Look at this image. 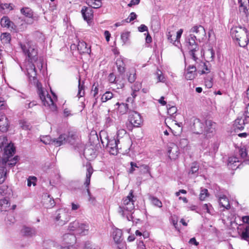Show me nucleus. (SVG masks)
<instances>
[{"label":"nucleus","mask_w":249,"mask_h":249,"mask_svg":"<svg viewBox=\"0 0 249 249\" xmlns=\"http://www.w3.org/2000/svg\"><path fill=\"white\" fill-rule=\"evenodd\" d=\"M204 124L197 118H195L191 125L192 131L196 134H203Z\"/></svg>","instance_id":"12"},{"label":"nucleus","mask_w":249,"mask_h":249,"mask_svg":"<svg viewBox=\"0 0 249 249\" xmlns=\"http://www.w3.org/2000/svg\"><path fill=\"white\" fill-rule=\"evenodd\" d=\"M0 39L3 43H9L11 39V35L8 33H2L0 36Z\"/></svg>","instance_id":"35"},{"label":"nucleus","mask_w":249,"mask_h":249,"mask_svg":"<svg viewBox=\"0 0 249 249\" xmlns=\"http://www.w3.org/2000/svg\"><path fill=\"white\" fill-rule=\"evenodd\" d=\"M112 120L109 116H106L105 118V124L107 127L110 126L112 123Z\"/></svg>","instance_id":"61"},{"label":"nucleus","mask_w":249,"mask_h":249,"mask_svg":"<svg viewBox=\"0 0 249 249\" xmlns=\"http://www.w3.org/2000/svg\"><path fill=\"white\" fill-rule=\"evenodd\" d=\"M142 88V84L140 83L136 82L133 86L131 87L132 91L138 92Z\"/></svg>","instance_id":"54"},{"label":"nucleus","mask_w":249,"mask_h":249,"mask_svg":"<svg viewBox=\"0 0 249 249\" xmlns=\"http://www.w3.org/2000/svg\"><path fill=\"white\" fill-rule=\"evenodd\" d=\"M167 107V113L170 116H172L177 111V108L175 106H172L170 107V105H168Z\"/></svg>","instance_id":"48"},{"label":"nucleus","mask_w":249,"mask_h":249,"mask_svg":"<svg viewBox=\"0 0 249 249\" xmlns=\"http://www.w3.org/2000/svg\"><path fill=\"white\" fill-rule=\"evenodd\" d=\"M44 203L45 207L47 208H51L55 205V202L54 199L51 197L49 195H45L44 196Z\"/></svg>","instance_id":"27"},{"label":"nucleus","mask_w":249,"mask_h":249,"mask_svg":"<svg viewBox=\"0 0 249 249\" xmlns=\"http://www.w3.org/2000/svg\"><path fill=\"white\" fill-rule=\"evenodd\" d=\"M183 33V29H180L179 30L177 33V35H175L174 34V38L175 39L174 42L173 43V44L176 46H178V44H179V39L181 36V35Z\"/></svg>","instance_id":"36"},{"label":"nucleus","mask_w":249,"mask_h":249,"mask_svg":"<svg viewBox=\"0 0 249 249\" xmlns=\"http://www.w3.org/2000/svg\"><path fill=\"white\" fill-rule=\"evenodd\" d=\"M198 68L203 69L201 71V74L207 73L210 72V70L206 65V63L201 61L197 66Z\"/></svg>","instance_id":"38"},{"label":"nucleus","mask_w":249,"mask_h":249,"mask_svg":"<svg viewBox=\"0 0 249 249\" xmlns=\"http://www.w3.org/2000/svg\"><path fill=\"white\" fill-rule=\"evenodd\" d=\"M246 120V118L244 117L237 118L234 123L235 128L242 130L244 128V125L247 123Z\"/></svg>","instance_id":"22"},{"label":"nucleus","mask_w":249,"mask_h":249,"mask_svg":"<svg viewBox=\"0 0 249 249\" xmlns=\"http://www.w3.org/2000/svg\"><path fill=\"white\" fill-rule=\"evenodd\" d=\"M19 124L21 127H22L23 129L28 130L31 128L30 124L24 120L20 121Z\"/></svg>","instance_id":"52"},{"label":"nucleus","mask_w":249,"mask_h":249,"mask_svg":"<svg viewBox=\"0 0 249 249\" xmlns=\"http://www.w3.org/2000/svg\"><path fill=\"white\" fill-rule=\"evenodd\" d=\"M116 77L113 73H110L108 77V81L110 83H116Z\"/></svg>","instance_id":"57"},{"label":"nucleus","mask_w":249,"mask_h":249,"mask_svg":"<svg viewBox=\"0 0 249 249\" xmlns=\"http://www.w3.org/2000/svg\"><path fill=\"white\" fill-rule=\"evenodd\" d=\"M129 120L130 123L131 129L132 126L139 127L142 123L141 115L136 111L130 110L129 112Z\"/></svg>","instance_id":"10"},{"label":"nucleus","mask_w":249,"mask_h":249,"mask_svg":"<svg viewBox=\"0 0 249 249\" xmlns=\"http://www.w3.org/2000/svg\"><path fill=\"white\" fill-rule=\"evenodd\" d=\"M130 36V32H125L121 34V37L124 44H125L128 40Z\"/></svg>","instance_id":"49"},{"label":"nucleus","mask_w":249,"mask_h":249,"mask_svg":"<svg viewBox=\"0 0 249 249\" xmlns=\"http://www.w3.org/2000/svg\"><path fill=\"white\" fill-rule=\"evenodd\" d=\"M202 209L204 211H206L209 213H212L213 212V208L211 204H205L202 206Z\"/></svg>","instance_id":"50"},{"label":"nucleus","mask_w":249,"mask_h":249,"mask_svg":"<svg viewBox=\"0 0 249 249\" xmlns=\"http://www.w3.org/2000/svg\"><path fill=\"white\" fill-rule=\"evenodd\" d=\"M21 14L29 18H32L33 16V11L28 7H24L21 9Z\"/></svg>","instance_id":"32"},{"label":"nucleus","mask_w":249,"mask_h":249,"mask_svg":"<svg viewBox=\"0 0 249 249\" xmlns=\"http://www.w3.org/2000/svg\"><path fill=\"white\" fill-rule=\"evenodd\" d=\"M40 141L45 144H53V140H52L51 137L48 135L42 136L40 138Z\"/></svg>","instance_id":"43"},{"label":"nucleus","mask_w":249,"mask_h":249,"mask_svg":"<svg viewBox=\"0 0 249 249\" xmlns=\"http://www.w3.org/2000/svg\"><path fill=\"white\" fill-rule=\"evenodd\" d=\"M107 148L109 152L112 155H116L119 149H122L121 146H119L120 141L119 139H115L114 137H107Z\"/></svg>","instance_id":"8"},{"label":"nucleus","mask_w":249,"mask_h":249,"mask_svg":"<svg viewBox=\"0 0 249 249\" xmlns=\"http://www.w3.org/2000/svg\"><path fill=\"white\" fill-rule=\"evenodd\" d=\"M116 65L118 71L120 74H124L125 71L124 59L121 56H119L116 59Z\"/></svg>","instance_id":"18"},{"label":"nucleus","mask_w":249,"mask_h":249,"mask_svg":"<svg viewBox=\"0 0 249 249\" xmlns=\"http://www.w3.org/2000/svg\"><path fill=\"white\" fill-rule=\"evenodd\" d=\"M232 37L236 39L239 46L242 47H246L249 42L248 33L245 27H235L231 30Z\"/></svg>","instance_id":"5"},{"label":"nucleus","mask_w":249,"mask_h":249,"mask_svg":"<svg viewBox=\"0 0 249 249\" xmlns=\"http://www.w3.org/2000/svg\"><path fill=\"white\" fill-rule=\"evenodd\" d=\"M237 162H238V158H236L235 157H230V158H229V160H228V165L230 167L233 168V167L231 165L232 164H235Z\"/></svg>","instance_id":"51"},{"label":"nucleus","mask_w":249,"mask_h":249,"mask_svg":"<svg viewBox=\"0 0 249 249\" xmlns=\"http://www.w3.org/2000/svg\"><path fill=\"white\" fill-rule=\"evenodd\" d=\"M69 138L70 136H68L65 134L60 135L58 138L53 139V144L55 146H59L67 142H70Z\"/></svg>","instance_id":"16"},{"label":"nucleus","mask_w":249,"mask_h":249,"mask_svg":"<svg viewBox=\"0 0 249 249\" xmlns=\"http://www.w3.org/2000/svg\"><path fill=\"white\" fill-rule=\"evenodd\" d=\"M216 124L211 120H206L204 126V135L209 138L213 135L215 129Z\"/></svg>","instance_id":"11"},{"label":"nucleus","mask_w":249,"mask_h":249,"mask_svg":"<svg viewBox=\"0 0 249 249\" xmlns=\"http://www.w3.org/2000/svg\"><path fill=\"white\" fill-rule=\"evenodd\" d=\"M171 221L175 228L177 229V225H178V217L174 215L172 216L171 217Z\"/></svg>","instance_id":"60"},{"label":"nucleus","mask_w":249,"mask_h":249,"mask_svg":"<svg viewBox=\"0 0 249 249\" xmlns=\"http://www.w3.org/2000/svg\"><path fill=\"white\" fill-rule=\"evenodd\" d=\"M15 148L14 145H9L5 148L3 160L5 161V167L7 165H8L9 167H12L16 164L18 160V156H15L14 158L10 159L15 154Z\"/></svg>","instance_id":"6"},{"label":"nucleus","mask_w":249,"mask_h":249,"mask_svg":"<svg viewBox=\"0 0 249 249\" xmlns=\"http://www.w3.org/2000/svg\"><path fill=\"white\" fill-rule=\"evenodd\" d=\"M113 97V94L111 92L107 91L103 94L101 99L102 102H106Z\"/></svg>","instance_id":"39"},{"label":"nucleus","mask_w":249,"mask_h":249,"mask_svg":"<svg viewBox=\"0 0 249 249\" xmlns=\"http://www.w3.org/2000/svg\"><path fill=\"white\" fill-rule=\"evenodd\" d=\"M84 86L83 85H81L80 83V80H79V85H78V92L77 94V96L80 98L84 96L85 94L84 91Z\"/></svg>","instance_id":"46"},{"label":"nucleus","mask_w":249,"mask_h":249,"mask_svg":"<svg viewBox=\"0 0 249 249\" xmlns=\"http://www.w3.org/2000/svg\"><path fill=\"white\" fill-rule=\"evenodd\" d=\"M0 205L5 211H7V209L10 206V204L6 198H3L0 200Z\"/></svg>","instance_id":"42"},{"label":"nucleus","mask_w":249,"mask_h":249,"mask_svg":"<svg viewBox=\"0 0 249 249\" xmlns=\"http://www.w3.org/2000/svg\"><path fill=\"white\" fill-rule=\"evenodd\" d=\"M5 166L0 167V184L2 183L6 177V172H5Z\"/></svg>","instance_id":"44"},{"label":"nucleus","mask_w":249,"mask_h":249,"mask_svg":"<svg viewBox=\"0 0 249 249\" xmlns=\"http://www.w3.org/2000/svg\"><path fill=\"white\" fill-rule=\"evenodd\" d=\"M91 7H87L83 6L81 12L85 20L89 21L93 18V11Z\"/></svg>","instance_id":"15"},{"label":"nucleus","mask_w":249,"mask_h":249,"mask_svg":"<svg viewBox=\"0 0 249 249\" xmlns=\"http://www.w3.org/2000/svg\"><path fill=\"white\" fill-rule=\"evenodd\" d=\"M129 75L128 76V81L130 83H133L136 79V75L135 70H132L129 72Z\"/></svg>","instance_id":"41"},{"label":"nucleus","mask_w":249,"mask_h":249,"mask_svg":"<svg viewBox=\"0 0 249 249\" xmlns=\"http://www.w3.org/2000/svg\"><path fill=\"white\" fill-rule=\"evenodd\" d=\"M22 51L26 55L32 63H34L39 70L43 68V59L40 58L38 59L37 57V51L29 43L21 45Z\"/></svg>","instance_id":"4"},{"label":"nucleus","mask_w":249,"mask_h":249,"mask_svg":"<svg viewBox=\"0 0 249 249\" xmlns=\"http://www.w3.org/2000/svg\"><path fill=\"white\" fill-rule=\"evenodd\" d=\"M138 30L140 32H143L144 31H148V28L144 24H142L140 26L138 27Z\"/></svg>","instance_id":"64"},{"label":"nucleus","mask_w":249,"mask_h":249,"mask_svg":"<svg viewBox=\"0 0 249 249\" xmlns=\"http://www.w3.org/2000/svg\"><path fill=\"white\" fill-rule=\"evenodd\" d=\"M199 165L196 162H193L191 166L190 169L188 172L189 175L191 177H196L198 175Z\"/></svg>","instance_id":"26"},{"label":"nucleus","mask_w":249,"mask_h":249,"mask_svg":"<svg viewBox=\"0 0 249 249\" xmlns=\"http://www.w3.org/2000/svg\"><path fill=\"white\" fill-rule=\"evenodd\" d=\"M168 157L171 160L176 159L179 154L178 148L177 145L173 144L172 147H169L168 150Z\"/></svg>","instance_id":"19"},{"label":"nucleus","mask_w":249,"mask_h":249,"mask_svg":"<svg viewBox=\"0 0 249 249\" xmlns=\"http://www.w3.org/2000/svg\"><path fill=\"white\" fill-rule=\"evenodd\" d=\"M1 25L2 27H7L10 28V25L12 24V29L13 30L16 29V26L15 24L11 21L7 17H3L0 21Z\"/></svg>","instance_id":"28"},{"label":"nucleus","mask_w":249,"mask_h":249,"mask_svg":"<svg viewBox=\"0 0 249 249\" xmlns=\"http://www.w3.org/2000/svg\"><path fill=\"white\" fill-rule=\"evenodd\" d=\"M149 199L150 200L151 203L154 206L159 208L162 207V202L157 197L150 196L149 197Z\"/></svg>","instance_id":"33"},{"label":"nucleus","mask_w":249,"mask_h":249,"mask_svg":"<svg viewBox=\"0 0 249 249\" xmlns=\"http://www.w3.org/2000/svg\"><path fill=\"white\" fill-rule=\"evenodd\" d=\"M22 232L26 236H33L36 235V232L35 228L25 227L22 230Z\"/></svg>","instance_id":"29"},{"label":"nucleus","mask_w":249,"mask_h":249,"mask_svg":"<svg viewBox=\"0 0 249 249\" xmlns=\"http://www.w3.org/2000/svg\"><path fill=\"white\" fill-rule=\"evenodd\" d=\"M85 249H100L99 247L93 246L89 241H87L85 244Z\"/></svg>","instance_id":"55"},{"label":"nucleus","mask_w":249,"mask_h":249,"mask_svg":"<svg viewBox=\"0 0 249 249\" xmlns=\"http://www.w3.org/2000/svg\"><path fill=\"white\" fill-rule=\"evenodd\" d=\"M239 154L242 158H245L247 155L246 150L244 148H240L239 151Z\"/></svg>","instance_id":"62"},{"label":"nucleus","mask_w":249,"mask_h":249,"mask_svg":"<svg viewBox=\"0 0 249 249\" xmlns=\"http://www.w3.org/2000/svg\"><path fill=\"white\" fill-rule=\"evenodd\" d=\"M239 10L243 15L248 17L249 15V0H238Z\"/></svg>","instance_id":"14"},{"label":"nucleus","mask_w":249,"mask_h":249,"mask_svg":"<svg viewBox=\"0 0 249 249\" xmlns=\"http://www.w3.org/2000/svg\"><path fill=\"white\" fill-rule=\"evenodd\" d=\"M196 71V66H189L185 73V78L187 80H193L195 77V72Z\"/></svg>","instance_id":"21"},{"label":"nucleus","mask_w":249,"mask_h":249,"mask_svg":"<svg viewBox=\"0 0 249 249\" xmlns=\"http://www.w3.org/2000/svg\"><path fill=\"white\" fill-rule=\"evenodd\" d=\"M30 61L26 68L27 73L30 81L34 85H36L38 89V94L43 105L45 106L48 107L52 111H56L57 107L54 104L51 96L46 89L40 87L41 85L38 82L36 78L35 64L32 63L31 61Z\"/></svg>","instance_id":"1"},{"label":"nucleus","mask_w":249,"mask_h":249,"mask_svg":"<svg viewBox=\"0 0 249 249\" xmlns=\"http://www.w3.org/2000/svg\"><path fill=\"white\" fill-rule=\"evenodd\" d=\"M188 144V141L186 139H182L180 140L179 145L181 147H184Z\"/></svg>","instance_id":"63"},{"label":"nucleus","mask_w":249,"mask_h":249,"mask_svg":"<svg viewBox=\"0 0 249 249\" xmlns=\"http://www.w3.org/2000/svg\"><path fill=\"white\" fill-rule=\"evenodd\" d=\"M130 164L131 167L129 169V173L130 174H133L136 170L135 168L138 169L139 164H137L136 163L131 161V162H130Z\"/></svg>","instance_id":"53"},{"label":"nucleus","mask_w":249,"mask_h":249,"mask_svg":"<svg viewBox=\"0 0 249 249\" xmlns=\"http://www.w3.org/2000/svg\"><path fill=\"white\" fill-rule=\"evenodd\" d=\"M242 220L244 223L248 224V225L243 231L241 238L245 240L249 241V215L243 216Z\"/></svg>","instance_id":"17"},{"label":"nucleus","mask_w":249,"mask_h":249,"mask_svg":"<svg viewBox=\"0 0 249 249\" xmlns=\"http://www.w3.org/2000/svg\"><path fill=\"white\" fill-rule=\"evenodd\" d=\"M122 231L119 229H115L112 233V236L115 242L119 244L122 241Z\"/></svg>","instance_id":"25"},{"label":"nucleus","mask_w":249,"mask_h":249,"mask_svg":"<svg viewBox=\"0 0 249 249\" xmlns=\"http://www.w3.org/2000/svg\"><path fill=\"white\" fill-rule=\"evenodd\" d=\"M133 191L131 190L128 195L123 199V203L119 206L118 213L123 217H126L128 221H132V214L134 209Z\"/></svg>","instance_id":"2"},{"label":"nucleus","mask_w":249,"mask_h":249,"mask_svg":"<svg viewBox=\"0 0 249 249\" xmlns=\"http://www.w3.org/2000/svg\"><path fill=\"white\" fill-rule=\"evenodd\" d=\"M9 145H13V144H11L10 143L8 144L7 142V138L6 136H0V148H2L3 147V149L4 150L6 146Z\"/></svg>","instance_id":"37"},{"label":"nucleus","mask_w":249,"mask_h":249,"mask_svg":"<svg viewBox=\"0 0 249 249\" xmlns=\"http://www.w3.org/2000/svg\"><path fill=\"white\" fill-rule=\"evenodd\" d=\"M126 131L124 129H121L119 130H118L117 133V139H119L120 140V138H123V137L126 135Z\"/></svg>","instance_id":"56"},{"label":"nucleus","mask_w":249,"mask_h":249,"mask_svg":"<svg viewBox=\"0 0 249 249\" xmlns=\"http://www.w3.org/2000/svg\"><path fill=\"white\" fill-rule=\"evenodd\" d=\"M7 108V105L5 101L2 98L0 97V109H5Z\"/></svg>","instance_id":"58"},{"label":"nucleus","mask_w":249,"mask_h":249,"mask_svg":"<svg viewBox=\"0 0 249 249\" xmlns=\"http://www.w3.org/2000/svg\"><path fill=\"white\" fill-rule=\"evenodd\" d=\"M93 173V169L91 167H89L87 169L86 178L84 183L86 187H88L90 184V178Z\"/></svg>","instance_id":"31"},{"label":"nucleus","mask_w":249,"mask_h":249,"mask_svg":"<svg viewBox=\"0 0 249 249\" xmlns=\"http://www.w3.org/2000/svg\"><path fill=\"white\" fill-rule=\"evenodd\" d=\"M86 3L93 8H99L102 6L101 0H86Z\"/></svg>","instance_id":"30"},{"label":"nucleus","mask_w":249,"mask_h":249,"mask_svg":"<svg viewBox=\"0 0 249 249\" xmlns=\"http://www.w3.org/2000/svg\"><path fill=\"white\" fill-rule=\"evenodd\" d=\"M138 169H139L140 175L147 173L150 174L149 167L147 165L139 164Z\"/></svg>","instance_id":"34"},{"label":"nucleus","mask_w":249,"mask_h":249,"mask_svg":"<svg viewBox=\"0 0 249 249\" xmlns=\"http://www.w3.org/2000/svg\"><path fill=\"white\" fill-rule=\"evenodd\" d=\"M54 216L57 224L60 225H64L69 221L70 218L69 213L64 209L57 210Z\"/></svg>","instance_id":"9"},{"label":"nucleus","mask_w":249,"mask_h":249,"mask_svg":"<svg viewBox=\"0 0 249 249\" xmlns=\"http://www.w3.org/2000/svg\"><path fill=\"white\" fill-rule=\"evenodd\" d=\"M156 75L157 76L158 82H164L165 81V78L160 70H157Z\"/></svg>","instance_id":"47"},{"label":"nucleus","mask_w":249,"mask_h":249,"mask_svg":"<svg viewBox=\"0 0 249 249\" xmlns=\"http://www.w3.org/2000/svg\"><path fill=\"white\" fill-rule=\"evenodd\" d=\"M8 121L4 115H0V131L6 132L8 129Z\"/></svg>","instance_id":"20"},{"label":"nucleus","mask_w":249,"mask_h":249,"mask_svg":"<svg viewBox=\"0 0 249 249\" xmlns=\"http://www.w3.org/2000/svg\"><path fill=\"white\" fill-rule=\"evenodd\" d=\"M190 32L195 33L196 34V38H198V40L202 39L206 36V32L204 28L201 25H196L193 27Z\"/></svg>","instance_id":"13"},{"label":"nucleus","mask_w":249,"mask_h":249,"mask_svg":"<svg viewBox=\"0 0 249 249\" xmlns=\"http://www.w3.org/2000/svg\"><path fill=\"white\" fill-rule=\"evenodd\" d=\"M209 196L208 191L207 189H201L199 195V199L200 200H204Z\"/></svg>","instance_id":"45"},{"label":"nucleus","mask_w":249,"mask_h":249,"mask_svg":"<svg viewBox=\"0 0 249 249\" xmlns=\"http://www.w3.org/2000/svg\"><path fill=\"white\" fill-rule=\"evenodd\" d=\"M70 231L71 233L65 234L64 235V239L70 238L72 241H75V237L73 234L85 235L88 234L89 230V226L85 223H80L77 221H74L70 224L69 226Z\"/></svg>","instance_id":"3"},{"label":"nucleus","mask_w":249,"mask_h":249,"mask_svg":"<svg viewBox=\"0 0 249 249\" xmlns=\"http://www.w3.org/2000/svg\"><path fill=\"white\" fill-rule=\"evenodd\" d=\"M77 49L80 53L89 54L91 52L90 48L88 47L87 44L84 41H79L77 45Z\"/></svg>","instance_id":"23"},{"label":"nucleus","mask_w":249,"mask_h":249,"mask_svg":"<svg viewBox=\"0 0 249 249\" xmlns=\"http://www.w3.org/2000/svg\"><path fill=\"white\" fill-rule=\"evenodd\" d=\"M174 34L171 32H168L167 33V37L168 40L172 43L174 42L175 39L174 38Z\"/></svg>","instance_id":"59"},{"label":"nucleus","mask_w":249,"mask_h":249,"mask_svg":"<svg viewBox=\"0 0 249 249\" xmlns=\"http://www.w3.org/2000/svg\"><path fill=\"white\" fill-rule=\"evenodd\" d=\"M196 36L193 35H190L187 38H186V42L188 44V49L190 50L189 53L193 59L196 63H198L197 60L198 58L196 57L195 52L197 51L199 49L198 46L196 42Z\"/></svg>","instance_id":"7"},{"label":"nucleus","mask_w":249,"mask_h":249,"mask_svg":"<svg viewBox=\"0 0 249 249\" xmlns=\"http://www.w3.org/2000/svg\"><path fill=\"white\" fill-rule=\"evenodd\" d=\"M219 203L220 207L223 208V211L225 209L228 210L230 208V204L229 200L224 195L219 197Z\"/></svg>","instance_id":"24"},{"label":"nucleus","mask_w":249,"mask_h":249,"mask_svg":"<svg viewBox=\"0 0 249 249\" xmlns=\"http://www.w3.org/2000/svg\"><path fill=\"white\" fill-rule=\"evenodd\" d=\"M116 105L119 106L120 112L122 114H125L127 112L128 107L127 104L117 103Z\"/></svg>","instance_id":"40"}]
</instances>
